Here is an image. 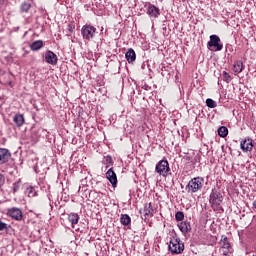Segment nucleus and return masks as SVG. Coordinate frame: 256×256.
<instances>
[{
    "instance_id": "9b49d317",
    "label": "nucleus",
    "mask_w": 256,
    "mask_h": 256,
    "mask_svg": "<svg viewBox=\"0 0 256 256\" xmlns=\"http://www.w3.org/2000/svg\"><path fill=\"white\" fill-rule=\"evenodd\" d=\"M45 61L49 65H57V61H58L57 54L51 50L46 51Z\"/></svg>"
},
{
    "instance_id": "f8f14e48",
    "label": "nucleus",
    "mask_w": 256,
    "mask_h": 256,
    "mask_svg": "<svg viewBox=\"0 0 256 256\" xmlns=\"http://www.w3.org/2000/svg\"><path fill=\"white\" fill-rule=\"evenodd\" d=\"M106 178L108 181L111 183L112 187H115L117 185V174L113 170V167H111L107 172H106Z\"/></svg>"
},
{
    "instance_id": "0eeeda50",
    "label": "nucleus",
    "mask_w": 256,
    "mask_h": 256,
    "mask_svg": "<svg viewBox=\"0 0 256 256\" xmlns=\"http://www.w3.org/2000/svg\"><path fill=\"white\" fill-rule=\"evenodd\" d=\"M208 47H214L215 51H221V49H223L221 38H219L217 35H211L210 41L208 42Z\"/></svg>"
},
{
    "instance_id": "a878e982",
    "label": "nucleus",
    "mask_w": 256,
    "mask_h": 256,
    "mask_svg": "<svg viewBox=\"0 0 256 256\" xmlns=\"http://www.w3.org/2000/svg\"><path fill=\"white\" fill-rule=\"evenodd\" d=\"M206 105L207 107H209L210 109H215V107H217V102H215V100L208 98L206 100Z\"/></svg>"
},
{
    "instance_id": "f03ea898",
    "label": "nucleus",
    "mask_w": 256,
    "mask_h": 256,
    "mask_svg": "<svg viewBox=\"0 0 256 256\" xmlns=\"http://www.w3.org/2000/svg\"><path fill=\"white\" fill-rule=\"evenodd\" d=\"M203 183H205V180L203 178L201 177L193 178L188 182L185 190L188 193H197V191H200V189H203Z\"/></svg>"
},
{
    "instance_id": "20e7f679",
    "label": "nucleus",
    "mask_w": 256,
    "mask_h": 256,
    "mask_svg": "<svg viewBox=\"0 0 256 256\" xmlns=\"http://www.w3.org/2000/svg\"><path fill=\"white\" fill-rule=\"evenodd\" d=\"M155 171L162 177L171 175V168H169V162L167 160H160L155 167Z\"/></svg>"
},
{
    "instance_id": "72a5a7b5",
    "label": "nucleus",
    "mask_w": 256,
    "mask_h": 256,
    "mask_svg": "<svg viewBox=\"0 0 256 256\" xmlns=\"http://www.w3.org/2000/svg\"><path fill=\"white\" fill-rule=\"evenodd\" d=\"M253 207L256 209V200L253 202Z\"/></svg>"
},
{
    "instance_id": "473e14b6",
    "label": "nucleus",
    "mask_w": 256,
    "mask_h": 256,
    "mask_svg": "<svg viewBox=\"0 0 256 256\" xmlns=\"http://www.w3.org/2000/svg\"><path fill=\"white\" fill-rule=\"evenodd\" d=\"M3 3H5V0H0V8L3 7Z\"/></svg>"
},
{
    "instance_id": "5701e85b",
    "label": "nucleus",
    "mask_w": 256,
    "mask_h": 256,
    "mask_svg": "<svg viewBox=\"0 0 256 256\" xmlns=\"http://www.w3.org/2000/svg\"><path fill=\"white\" fill-rule=\"evenodd\" d=\"M31 9V4L23 2L20 6L21 13H27Z\"/></svg>"
},
{
    "instance_id": "412c9836",
    "label": "nucleus",
    "mask_w": 256,
    "mask_h": 256,
    "mask_svg": "<svg viewBox=\"0 0 256 256\" xmlns=\"http://www.w3.org/2000/svg\"><path fill=\"white\" fill-rule=\"evenodd\" d=\"M120 223H122V225H131V217L128 214H122L120 217Z\"/></svg>"
},
{
    "instance_id": "6e6552de",
    "label": "nucleus",
    "mask_w": 256,
    "mask_h": 256,
    "mask_svg": "<svg viewBox=\"0 0 256 256\" xmlns=\"http://www.w3.org/2000/svg\"><path fill=\"white\" fill-rule=\"evenodd\" d=\"M7 214L9 217H11V219H14L15 221H21V219H23V212L17 207L8 209Z\"/></svg>"
},
{
    "instance_id": "f3484780",
    "label": "nucleus",
    "mask_w": 256,
    "mask_h": 256,
    "mask_svg": "<svg viewBox=\"0 0 256 256\" xmlns=\"http://www.w3.org/2000/svg\"><path fill=\"white\" fill-rule=\"evenodd\" d=\"M68 221L71 223L72 227L75 228V225H77V223H79V214L70 213L68 215Z\"/></svg>"
},
{
    "instance_id": "a211bd4d",
    "label": "nucleus",
    "mask_w": 256,
    "mask_h": 256,
    "mask_svg": "<svg viewBox=\"0 0 256 256\" xmlns=\"http://www.w3.org/2000/svg\"><path fill=\"white\" fill-rule=\"evenodd\" d=\"M43 41L42 40H36L32 44H30L31 51H39V49H43Z\"/></svg>"
},
{
    "instance_id": "aec40b11",
    "label": "nucleus",
    "mask_w": 256,
    "mask_h": 256,
    "mask_svg": "<svg viewBox=\"0 0 256 256\" xmlns=\"http://www.w3.org/2000/svg\"><path fill=\"white\" fill-rule=\"evenodd\" d=\"M233 71L234 73H242L243 71V61L238 60L233 65Z\"/></svg>"
},
{
    "instance_id": "f257e3e1",
    "label": "nucleus",
    "mask_w": 256,
    "mask_h": 256,
    "mask_svg": "<svg viewBox=\"0 0 256 256\" xmlns=\"http://www.w3.org/2000/svg\"><path fill=\"white\" fill-rule=\"evenodd\" d=\"M210 203L214 211H223L221 203H223V195L217 189H212L210 193Z\"/></svg>"
},
{
    "instance_id": "4468645a",
    "label": "nucleus",
    "mask_w": 256,
    "mask_h": 256,
    "mask_svg": "<svg viewBox=\"0 0 256 256\" xmlns=\"http://www.w3.org/2000/svg\"><path fill=\"white\" fill-rule=\"evenodd\" d=\"M125 58L127 59L128 63H134L135 59H137V54H135V50L130 48L125 53Z\"/></svg>"
},
{
    "instance_id": "dca6fc26",
    "label": "nucleus",
    "mask_w": 256,
    "mask_h": 256,
    "mask_svg": "<svg viewBox=\"0 0 256 256\" xmlns=\"http://www.w3.org/2000/svg\"><path fill=\"white\" fill-rule=\"evenodd\" d=\"M178 227L182 233H189V231H191V223L187 221L180 222Z\"/></svg>"
},
{
    "instance_id": "7ed1b4c3",
    "label": "nucleus",
    "mask_w": 256,
    "mask_h": 256,
    "mask_svg": "<svg viewBox=\"0 0 256 256\" xmlns=\"http://www.w3.org/2000/svg\"><path fill=\"white\" fill-rule=\"evenodd\" d=\"M168 250L172 255H181L185 251V245L181 243V239L173 238L170 240Z\"/></svg>"
},
{
    "instance_id": "cd10ccee",
    "label": "nucleus",
    "mask_w": 256,
    "mask_h": 256,
    "mask_svg": "<svg viewBox=\"0 0 256 256\" xmlns=\"http://www.w3.org/2000/svg\"><path fill=\"white\" fill-rule=\"evenodd\" d=\"M176 221H183L185 219V214L182 211H178L175 214Z\"/></svg>"
},
{
    "instance_id": "c756f323",
    "label": "nucleus",
    "mask_w": 256,
    "mask_h": 256,
    "mask_svg": "<svg viewBox=\"0 0 256 256\" xmlns=\"http://www.w3.org/2000/svg\"><path fill=\"white\" fill-rule=\"evenodd\" d=\"M7 229V223L0 220V231H5Z\"/></svg>"
},
{
    "instance_id": "ddd939ff",
    "label": "nucleus",
    "mask_w": 256,
    "mask_h": 256,
    "mask_svg": "<svg viewBox=\"0 0 256 256\" xmlns=\"http://www.w3.org/2000/svg\"><path fill=\"white\" fill-rule=\"evenodd\" d=\"M147 15H149V17H153L154 19H157V17H159V15H161V13H160L159 8H157L153 4H149L148 8H147Z\"/></svg>"
},
{
    "instance_id": "39448f33",
    "label": "nucleus",
    "mask_w": 256,
    "mask_h": 256,
    "mask_svg": "<svg viewBox=\"0 0 256 256\" xmlns=\"http://www.w3.org/2000/svg\"><path fill=\"white\" fill-rule=\"evenodd\" d=\"M220 247H221L222 254L225 256H229L231 255V253H233V248L231 247V243H229V239L225 235L221 237Z\"/></svg>"
},
{
    "instance_id": "7c9ffc66",
    "label": "nucleus",
    "mask_w": 256,
    "mask_h": 256,
    "mask_svg": "<svg viewBox=\"0 0 256 256\" xmlns=\"http://www.w3.org/2000/svg\"><path fill=\"white\" fill-rule=\"evenodd\" d=\"M67 30L69 31V33H73V31H75V26L73 24H68Z\"/></svg>"
},
{
    "instance_id": "b1692460",
    "label": "nucleus",
    "mask_w": 256,
    "mask_h": 256,
    "mask_svg": "<svg viewBox=\"0 0 256 256\" xmlns=\"http://www.w3.org/2000/svg\"><path fill=\"white\" fill-rule=\"evenodd\" d=\"M103 163L106 165V169H109V167L113 165V158L111 156H106L104 157Z\"/></svg>"
},
{
    "instance_id": "4be33fe9",
    "label": "nucleus",
    "mask_w": 256,
    "mask_h": 256,
    "mask_svg": "<svg viewBox=\"0 0 256 256\" xmlns=\"http://www.w3.org/2000/svg\"><path fill=\"white\" fill-rule=\"evenodd\" d=\"M218 135L219 137L225 138L227 135H229V129L225 126H221L218 128Z\"/></svg>"
},
{
    "instance_id": "9d476101",
    "label": "nucleus",
    "mask_w": 256,
    "mask_h": 256,
    "mask_svg": "<svg viewBox=\"0 0 256 256\" xmlns=\"http://www.w3.org/2000/svg\"><path fill=\"white\" fill-rule=\"evenodd\" d=\"M9 159H11V152L7 148H0V165L9 163Z\"/></svg>"
},
{
    "instance_id": "6ab92c4d",
    "label": "nucleus",
    "mask_w": 256,
    "mask_h": 256,
    "mask_svg": "<svg viewBox=\"0 0 256 256\" xmlns=\"http://www.w3.org/2000/svg\"><path fill=\"white\" fill-rule=\"evenodd\" d=\"M143 213L145 217H153V208H151V203L144 204Z\"/></svg>"
},
{
    "instance_id": "2f4dec72",
    "label": "nucleus",
    "mask_w": 256,
    "mask_h": 256,
    "mask_svg": "<svg viewBox=\"0 0 256 256\" xmlns=\"http://www.w3.org/2000/svg\"><path fill=\"white\" fill-rule=\"evenodd\" d=\"M5 183V176H3L2 174H0V187L1 185H3Z\"/></svg>"
},
{
    "instance_id": "bb28decb",
    "label": "nucleus",
    "mask_w": 256,
    "mask_h": 256,
    "mask_svg": "<svg viewBox=\"0 0 256 256\" xmlns=\"http://www.w3.org/2000/svg\"><path fill=\"white\" fill-rule=\"evenodd\" d=\"M223 81L226 83H231V75L227 71L222 72Z\"/></svg>"
},
{
    "instance_id": "393cba45",
    "label": "nucleus",
    "mask_w": 256,
    "mask_h": 256,
    "mask_svg": "<svg viewBox=\"0 0 256 256\" xmlns=\"http://www.w3.org/2000/svg\"><path fill=\"white\" fill-rule=\"evenodd\" d=\"M26 194L28 197H37V191H35V188L33 187H28L26 189Z\"/></svg>"
},
{
    "instance_id": "2eb2a0df",
    "label": "nucleus",
    "mask_w": 256,
    "mask_h": 256,
    "mask_svg": "<svg viewBox=\"0 0 256 256\" xmlns=\"http://www.w3.org/2000/svg\"><path fill=\"white\" fill-rule=\"evenodd\" d=\"M13 121H14L16 127H23V125H25V117H23L22 114L14 115Z\"/></svg>"
},
{
    "instance_id": "423d86ee",
    "label": "nucleus",
    "mask_w": 256,
    "mask_h": 256,
    "mask_svg": "<svg viewBox=\"0 0 256 256\" xmlns=\"http://www.w3.org/2000/svg\"><path fill=\"white\" fill-rule=\"evenodd\" d=\"M95 31H97V29L91 25L83 26L81 30L83 39L91 41V38L95 35Z\"/></svg>"
},
{
    "instance_id": "1a4fd4ad",
    "label": "nucleus",
    "mask_w": 256,
    "mask_h": 256,
    "mask_svg": "<svg viewBox=\"0 0 256 256\" xmlns=\"http://www.w3.org/2000/svg\"><path fill=\"white\" fill-rule=\"evenodd\" d=\"M240 149H242L244 153L253 151V140L251 138L242 140L240 142Z\"/></svg>"
},
{
    "instance_id": "c85d7f7f",
    "label": "nucleus",
    "mask_w": 256,
    "mask_h": 256,
    "mask_svg": "<svg viewBox=\"0 0 256 256\" xmlns=\"http://www.w3.org/2000/svg\"><path fill=\"white\" fill-rule=\"evenodd\" d=\"M21 187V179L13 183V193H17Z\"/></svg>"
}]
</instances>
